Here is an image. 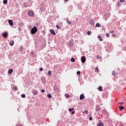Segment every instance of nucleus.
Listing matches in <instances>:
<instances>
[{
	"instance_id": "f257e3e1",
	"label": "nucleus",
	"mask_w": 126,
	"mask_h": 126,
	"mask_svg": "<svg viewBox=\"0 0 126 126\" xmlns=\"http://www.w3.org/2000/svg\"><path fill=\"white\" fill-rule=\"evenodd\" d=\"M37 31V27H34L32 29L31 33L32 34H35V33H36Z\"/></svg>"
},
{
	"instance_id": "f03ea898",
	"label": "nucleus",
	"mask_w": 126,
	"mask_h": 126,
	"mask_svg": "<svg viewBox=\"0 0 126 126\" xmlns=\"http://www.w3.org/2000/svg\"><path fill=\"white\" fill-rule=\"evenodd\" d=\"M28 14L29 16H31V17H33L34 16V12L31 10L28 12Z\"/></svg>"
},
{
	"instance_id": "7ed1b4c3",
	"label": "nucleus",
	"mask_w": 126,
	"mask_h": 126,
	"mask_svg": "<svg viewBox=\"0 0 126 126\" xmlns=\"http://www.w3.org/2000/svg\"><path fill=\"white\" fill-rule=\"evenodd\" d=\"M97 126H104V124L102 123V121H99L97 123Z\"/></svg>"
},
{
	"instance_id": "20e7f679",
	"label": "nucleus",
	"mask_w": 126,
	"mask_h": 126,
	"mask_svg": "<svg viewBox=\"0 0 126 126\" xmlns=\"http://www.w3.org/2000/svg\"><path fill=\"white\" fill-rule=\"evenodd\" d=\"M81 62L83 63H85V61H86V58H85V57L83 56L81 58Z\"/></svg>"
},
{
	"instance_id": "39448f33",
	"label": "nucleus",
	"mask_w": 126,
	"mask_h": 126,
	"mask_svg": "<svg viewBox=\"0 0 126 126\" xmlns=\"http://www.w3.org/2000/svg\"><path fill=\"white\" fill-rule=\"evenodd\" d=\"M9 24L10 25V26H13V22H12V20H8Z\"/></svg>"
},
{
	"instance_id": "423d86ee",
	"label": "nucleus",
	"mask_w": 126,
	"mask_h": 126,
	"mask_svg": "<svg viewBox=\"0 0 126 126\" xmlns=\"http://www.w3.org/2000/svg\"><path fill=\"white\" fill-rule=\"evenodd\" d=\"M85 98V96H84V94H82L80 96V100H83Z\"/></svg>"
},
{
	"instance_id": "0eeeda50",
	"label": "nucleus",
	"mask_w": 126,
	"mask_h": 126,
	"mask_svg": "<svg viewBox=\"0 0 126 126\" xmlns=\"http://www.w3.org/2000/svg\"><path fill=\"white\" fill-rule=\"evenodd\" d=\"M2 36L4 37V38H6V37H7V32H4L3 34H2Z\"/></svg>"
},
{
	"instance_id": "6e6552de",
	"label": "nucleus",
	"mask_w": 126,
	"mask_h": 126,
	"mask_svg": "<svg viewBox=\"0 0 126 126\" xmlns=\"http://www.w3.org/2000/svg\"><path fill=\"white\" fill-rule=\"evenodd\" d=\"M50 31L51 34H52L53 35H56V32H55V31H54V30H50Z\"/></svg>"
},
{
	"instance_id": "1a4fd4ad",
	"label": "nucleus",
	"mask_w": 126,
	"mask_h": 126,
	"mask_svg": "<svg viewBox=\"0 0 126 126\" xmlns=\"http://www.w3.org/2000/svg\"><path fill=\"white\" fill-rule=\"evenodd\" d=\"M64 96L67 98V99H69L70 98V95H69L68 94H65Z\"/></svg>"
},
{
	"instance_id": "9d476101",
	"label": "nucleus",
	"mask_w": 126,
	"mask_h": 126,
	"mask_svg": "<svg viewBox=\"0 0 126 126\" xmlns=\"http://www.w3.org/2000/svg\"><path fill=\"white\" fill-rule=\"evenodd\" d=\"M38 91H34L32 92V94H33V95H38Z\"/></svg>"
},
{
	"instance_id": "9b49d317",
	"label": "nucleus",
	"mask_w": 126,
	"mask_h": 126,
	"mask_svg": "<svg viewBox=\"0 0 126 126\" xmlns=\"http://www.w3.org/2000/svg\"><path fill=\"white\" fill-rule=\"evenodd\" d=\"M90 24H91V25H93V26H94V20H92L90 22Z\"/></svg>"
},
{
	"instance_id": "f8f14e48",
	"label": "nucleus",
	"mask_w": 126,
	"mask_h": 126,
	"mask_svg": "<svg viewBox=\"0 0 126 126\" xmlns=\"http://www.w3.org/2000/svg\"><path fill=\"white\" fill-rule=\"evenodd\" d=\"M12 71H13V70H12V69H10L8 70V73H9V74H11V73H12Z\"/></svg>"
},
{
	"instance_id": "ddd939ff",
	"label": "nucleus",
	"mask_w": 126,
	"mask_h": 126,
	"mask_svg": "<svg viewBox=\"0 0 126 126\" xmlns=\"http://www.w3.org/2000/svg\"><path fill=\"white\" fill-rule=\"evenodd\" d=\"M125 109V107L124 106H120L119 107L120 111H123V110Z\"/></svg>"
},
{
	"instance_id": "4468645a",
	"label": "nucleus",
	"mask_w": 126,
	"mask_h": 126,
	"mask_svg": "<svg viewBox=\"0 0 126 126\" xmlns=\"http://www.w3.org/2000/svg\"><path fill=\"white\" fill-rule=\"evenodd\" d=\"M10 46H13V45H14V41H11L10 42Z\"/></svg>"
},
{
	"instance_id": "2eb2a0df",
	"label": "nucleus",
	"mask_w": 126,
	"mask_h": 126,
	"mask_svg": "<svg viewBox=\"0 0 126 126\" xmlns=\"http://www.w3.org/2000/svg\"><path fill=\"white\" fill-rule=\"evenodd\" d=\"M103 90V88L101 86H99L98 87V91H102Z\"/></svg>"
},
{
	"instance_id": "dca6fc26",
	"label": "nucleus",
	"mask_w": 126,
	"mask_h": 126,
	"mask_svg": "<svg viewBox=\"0 0 126 126\" xmlns=\"http://www.w3.org/2000/svg\"><path fill=\"white\" fill-rule=\"evenodd\" d=\"M67 23H68V24H69V25H70L71 24V21H69L68 20V19H67Z\"/></svg>"
},
{
	"instance_id": "f3484780",
	"label": "nucleus",
	"mask_w": 126,
	"mask_h": 126,
	"mask_svg": "<svg viewBox=\"0 0 126 126\" xmlns=\"http://www.w3.org/2000/svg\"><path fill=\"white\" fill-rule=\"evenodd\" d=\"M3 3H4V4H7V0H3Z\"/></svg>"
},
{
	"instance_id": "a211bd4d",
	"label": "nucleus",
	"mask_w": 126,
	"mask_h": 126,
	"mask_svg": "<svg viewBox=\"0 0 126 126\" xmlns=\"http://www.w3.org/2000/svg\"><path fill=\"white\" fill-rule=\"evenodd\" d=\"M97 38H98V39H100L99 41H100L101 42H102V41H103V39L101 38V36H100V35L98 36Z\"/></svg>"
},
{
	"instance_id": "6ab92c4d",
	"label": "nucleus",
	"mask_w": 126,
	"mask_h": 126,
	"mask_svg": "<svg viewBox=\"0 0 126 126\" xmlns=\"http://www.w3.org/2000/svg\"><path fill=\"white\" fill-rule=\"evenodd\" d=\"M71 62H72V63H74V62H75V59H74L73 58H72L71 59Z\"/></svg>"
},
{
	"instance_id": "aec40b11",
	"label": "nucleus",
	"mask_w": 126,
	"mask_h": 126,
	"mask_svg": "<svg viewBox=\"0 0 126 126\" xmlns=\"http://www.w3.org/2000/svg\"><path fill=\"white\" fill-rule=\"evenodd\" d=\"M47 97L48 98H51L52 97V94H47Z\"/></svg>"
},
{
	"instance_id": "412c9836",
	"label": "nucleus",
	"mask_w": 126,
	"mask_h": 126,
	"mask_svg": "<svg viewBox=\"0 0 126 126\" xmlns=\"http://www.w3.org/2000/svg\"><path fill=\"white\" fill-rule=\"evenodd\" d=\"M24 6H25V7H28V4H27V3H24Z\"/></svg>"
},
{
	"instance_id": "4be33fe9",
	"label": "nucleus",
	"mask_w": 126,
	"mask_h": 126,
	"mask_svg": "<svg viewBox=\"0 0 126 126\" xmlns=\"http://www.w3.org/2000/svg\"><path fill=\"white\" fill-rule=\"evenodd\" d=\"M31 55L32 57H35V53L33 52H31Z\"/></svg>"
},
{
	"instance_id": "5701e85b",
	"label": "nucleus",
	"mask_w": 126,
	"mask_h": 126,
	"mask_svg": "<svg viewBox=\"0 0 126 126\" xmlns=\"http://www.w3.org/2000/svg\"><path fill=\"white\" fill-rule=\"evenodd\" d=\"M52 75V71H49L48 72V75Z\"/></svg>"
},
{
	"instance_id": "b1692460",
	"label": "nucleus",
	"mask_w": 126,
	"mask_h": 126,
	"mask_svg": "<svg viewBox=\"0 0 126 126\" xmlns=\"http://www.w3.org/2000/svg\"><path fill=\"white\" fill-rule=\"evenodd\" d=\"M95 70L96 72H98V71H99V69L98 68V67H96L95 68Z\"/></svg>"
},
{
	"instance_id": "393cba45",
	"label": "nucleus",
	"mask_w": 126,
	"mask_h": 126,
	"mask_svg": "<svg viewBox=\"0 0 126 126\" xmlns=\"http://www.w3.org/2000/svg\"><path fill=\"white\" fill-rule=\"evenodd\" d=\"M21 97H22V98H25L26 95H25V94H22Z\"/></svg>"
},
{
	"instance_id": "a878e982",
	"label": "nucleus",
	"mask_w": 126,
	"mask_h": 126,
	"mask_svg": "<svg viewBox=\"0 0 126 126\" xmlns=\"http://www.w3.org/2000/svg\"><path fill=\"white\" fill-rule=\"evenodd\" d=\"M95 26H96V27H99L100 24H99V23H97L96 24Z\"/></svg>"
},
{
	"instance_id": "bb28decb",
	"label": "nucleus",
	"mask_w": 126,
	"mask_h": 126,
	"mask_svg": "<svg viewBox=\"0 0 126 126\" xmlns=\"http://www.w3.org/2000/svg\"><path fill=\"white\" fill-rule=\"evenodd\" d=\"M14 90H18V89H17V87L14 86Z\"/></svg>"
},
{
	"instance_id": "cd10ccee",
	"label": "nucleus",
	"mask_w": 126,
	"mask_h": 126,
	"mask_svg": "<svg viewBox=\"0 0 126 126\" xmlns=\"http://www.w3.org/2000/svg\"><path fill=\"white\" fill-rule=\"evenodd\" d=\"M97 59H101V56H100V55H97Z\"/></svg>"
},
{
	"instance_id": "c85d7f7f",
	"label": "nucleus",
	"mask_w": 126,
	"mask_h": 126,
	"mask_svg": "<svg viewBox=\"0 0 126 126\" xmlns=\"http://www.w3.org/2000/svg\"><path fill=\"white\" fill-rule=\"evenodd\" d=\"M87 34H88V35H90V34H91V32L89 31V32H87Z\"/></svg>"
},
{
	"instance_id": "c756f323",
	"label": "nucleus",
	"mask_w": 126,
	"mask_h": 126,
	"mask_svg": "<svg viewBox=\"0 0 126 126\" xmlns=\"http://www.w3.org/2000/svg\"><path fill=\"white\" fill-rule=\"evenodd\" d=\"M84 114H88V111H87V110L85 111Z\"/></svg>"
},
{
	"instance_id": "7c9ffc66",
	"label": "nucleus",
	"mask_w": 126,
	"mask_h": 126,
	"mask_svg": "<svg viewBox=\"0 0 126 126\" xmlns=\"http://www.w3.org/2000/svg\"><path fill=\"white\" fill-rule=\"evenodd\" d=\"M115 74H116V73H115V71H113V72H112V75H115Z\"/></svg>"
},
{
	"instance_id": "2f4dec72",
	"label": "nucleus",
	"mask_w": 126,
	"mask_h": 126,
	"mask_svg": "<svg viewBox=\"0 0 126 126\" xmlns=\"http://www.w3.org/2000/svg\"><path fill=\"white\" fill-rule=\"evenodd\" d=\"M39 70L40 71H43V68L42 67L40 68Z\"/></svg>"
},
{
	"instance_id": "473e14b6",
	"label": "nucleus",
	"mask_w": 126,
	"mask_h": 126,
	"mask_svg": "<svg viewBox=\"0 0 126 126\" xmlns=\"http://www.w3.org/2000/svg\"><path fill=\"white\" fill-rule=\"evenodd\" d=\"M56 27H57V29H60V27L59 26V25H56Z\"/></svg>"
},
{
	"instance_id": "72a5a7b5",
	"label": "nucleus",
	"mask_w": 126,
	"mask_h": 126,
	"mask_svg": "<svg viewBox=\"0 0 126 126\" xmlns=\"http://www.w3.org/2000/svg\"><path fill=\"white\" fill-rule=\"evenodd\" d=\"M41 92L42 93H45V90H41Z\"/></svg>"
},
{
	"instance_id": "f704fd0d",
	"label": "nucleus",
	"mask_w": 126,
	"mask_h": 126,
	"mask_svg": "<svg viewBox=\"0 0 126 126\" xmlns=\"http://www.w3.org/2000/svg\"><path fill=\"white\" fill-rule=\"evenodd\" d=\"M77 74H80V71H78L77 72Z\"/></svg>"
},
{
	"instance_id": "c9c22d12",
	"label": "nucleus",
	"mask_w": 126,
	"mask_h": 126,
	"mask_svg": "<svg viewBox=\"0 0 126 126\" xmlns=\"http://www.w3.org/2000/svg\"><path fill=\"white\" fill-rule=\"evenodd\" d=\"M74 114H75V111H72V112H71V114H72V115H74Z\"/></svg>"
},
{
	"instance_id": "e433bc0d",
	"label": "nucleus",
	"mask_w": 126,
	"mask_h": 126,
	"mask_svg": "<svg viewBox=\"0 0 126 126\" xmlns=\"http://www.w3.org/2000/svg\"><path fill=\"white\" fill-rule=\"evenodd\" d=\"M109 36H110V34H109V33H106V37H109Z\"/></svg>"
},
{
	"instance_id": "4c0bfd02",
	"label": "nucleus",
	"mask_w": 126,
	"mask_h": 126,
	"mask_svg": "<svg viewBox=\"0 0 126 126\" xmlns=\"http://www.w3.org/2000/svg\"><path fill=\"white\" fill-rule=\"evenodd\" d=\"M89 120H90V121H92V117H89Z\"/></svg>"
},
{
	"instance_id": "58836bf2",
	"label": "nucleus",
	"mask_w": 126,
	"mask_h": 126,
	"mask_svg": "<svg viewBox=\"0 0 126 126\" xmlns=\"http://www.w3.org/2000/svg\"><path fill=\"white\" fill-rule=\"evenodd\" d=\"M121 2H124L125 1V0H120Z\"/></svg>"
},
{
	"instance_id": "ea45409f",
	"label": "nucleus",
	"mask_w": 126,
	"mask_h": 126,
	"mask_svg": "<svg viewBox=\"0 0 126 126\" xmlns=\"http://www.w3.org/2000/svg\"><path fill=\"white\" fill-rule=\"evenodd\" d=\"M72 111V110H71V109H69V112H71Z\"/></svg>"
},
{
	"instance_id": "a19ab883",
	"label": "nucleus",
	"mask_w": 126,
	"mask_h": 126,
	"mask_svg": "<svg viewBox=\"0 0 126 126\" xmlns=\"http://www.w3.org/2000/svg\"><path fill=\"white\" fill-rule=\"evenodd\" d=\"M114 32H115L114 31L111 32V33H114Z\"/></svg>"
},
{
	"instance_id": "79ce46f5",
	"label": "nucleus",
	"mask_w": 126,
	"mask_h": 126,
	"mask_svg": "<svg viewBox=\"0 0 126 126\" xmlns=\"http://www.w3.org/2000/svg\"><path fill=\"white\" fill-rule=\"evenodd\" d=\"M99 109L98 108V109H96V111H99Z\"/></svg>"
},
{
	"instance_id": "37998d69",
	"label": "nucleus",
	"mask_w": 126,
	"mask_h": 126,
	"mask_svg": "<svg viewBox=\"0 0 126 126\" xmlns=\"http://www.w3.org/2000/svg\"><path fill=\"white\" fill-rule=\"evenodd\" d=\"M68 0H64V1H67Z\"/></svg>"
},
{
	"instance_id": "c03bdc74",
	"label": "nucleus",
	"mask_w": 126,
	"mask_h": 126,
	"mask_svg": "<svg viewBox=\"0 0 126 126\" xmlns=\"http://www.w3.org/2000/svg\"><path fill=\"white\" fill-rule=\"evenodd\" d=\"M72 111H73L74 110V109L72 108L71 109Z\"/></svg>"
},
{
	"instance_id": "a18cd8bd",
	"label": "nucleus",
	"mask_w": 126,
	"mask_h": 126,
	"mask_svg": "<svg viewBox=\"0 0 126 126\" xmlns=\"http://www.w3.org/2000/svg\"><path fill=\"white\" fill-rule=\"evenodd\" d=\"M119 104H122V102L119 103Z\"/></svg>"
},
{
	"instance_id": "49530a36",
	"label": "nucleus",
	"mask_w": 126,
	"mask_h": 126,
	"mask_svg": "<svg viewBox=\"0 0 126 126\" xmlns=\"http://www.w3.org/2000/svg\"><path fill=\"white\" fill-rule=\"evenodd\" d=\"M122 104H124V102H122Z\"/></svg>"
},
{
	"instance_id": "de8ad7c7",
	"label": "nucleus",
	"mask_w": 126,
	"mask_h": 126,
	"mask_svg": "<svg viewBox=\"0 0 126 126\" xmlns=\"http://www.w3.org/2000/svg\"><path fill=\"white\" fill-rule=\"evenodd\" d=\"M120 126H123V125H121Z\"/></svg>"
}]
</instances>
